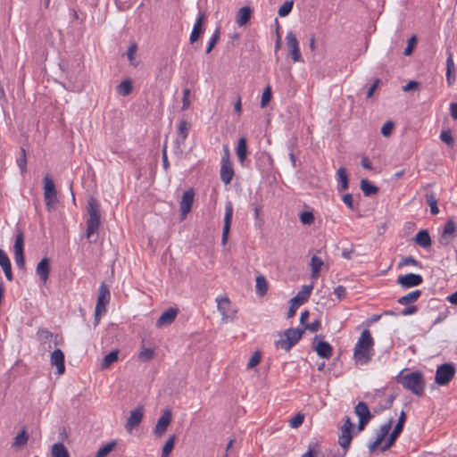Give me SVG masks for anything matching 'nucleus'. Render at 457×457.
<instances>
[{
	"label": "nucleus",
	"instance_id": "1",
	"mask_svg": "<svg viewBox=\"0 0 457 457\" xmlns=\"http://www.w3.org/2000/svg\"><path fill=\"white\" fill-rule=\"evenodd\" d=\"M374 340L370 330L364 329L359 337L354 349L353 358L359 364H367L373 354Z\"/></svg>",
	"mask_w": 457,
	"mask_h": 457
},
{
	"label": "nucleus",
	"instance_id": "2",
	"mask_svg": "<svg viewBox=\"0 0 457 457\" xmlns=\"http://www.w3.org/2000/svg\"><path fill=\"white\" fill-rule=\"evenodd\" d=\"M397 382L405 389L411 391L414 395L421 396L424 393L423 374L420 371H413L402 375V372L396 377Z\"/></svg>",
	"mask_w": 457,
	"mask_h": 457
},
{
	"label": "nucleus",
	"instance_id": "3",
	"mask_svg": "<svg viewBox=\"0 0 457 457\" xmlns=\"http://www.w3.org/2000/svg\"><path fill=\"white\" fill-rule=\"evenodd\" d=\"M87 213L88 219L87 220V237L95 234L101 224V206L95 197H90L87 201Z\"/></svg>",
	"mask_w": 457,
	"mask_h": 457
},
{
	"label": "nucleus",
	"instance_id": "4",
	"mask_svg": "<svg viewBox=\"0 0 457 457\" xmlns=\"http://www.w3.org/2000/svg\"><path fill=\"white\" fill-rule=\"evenodd\" d=\"M110 298L109 287L104 282H102L98 289L97 300L95 307V327L99 324L102 314L106 312V306L110 302Z\"/></svg>",
	"mask_w": 457,
	"mask_h": 457
},
{
	"label": "nucleus",
	"instance_id": "5",
	"mask_svg": "<svg viewBox=\"0 0 457 457\" xmlns=\"http://www.w3.org/2000/svg\"><path fill=\"white\" fill-rule=\"evenodd\" d=\"M303 335V329L293 328H287L284 332L285 338L277 340L275 342V346L277 348L280 347L288 352L295 345L298 343Z\"/></svg>",
	"mask_w": 457,
	"mask_h": 457
},
{
	"label": "nucleus",
	"instance_id": "6",
	"mask_svg": "<svg viewBox=\"0 0 457 457\" xmlns=\"http://www.w3.org/2000/svg\"><path fill=\"white\" fill-rule=\"evenodd\" d=\"M313 285H304L302 289L290 300V306L287 314V319L295 316L298 306L304 303L310 297Z\"/></svg>",
	"mask_w": 457,
	"mask_h": 457
},
{
	"label": "nucleus",
	"instance_id": "7",
	"mask_svg": "<svg viewBox=\"0 0 457 457\" xmlns=\"http://www.w3.org/2000/svg\"><path fill=\"white\" fill-rule=\"evenodd\" d=\"M455 374V368L453 363H444L436 370L435 381L439 386H446L453 379Z\"/></svg>",
	"mask_w": 457,
	"mask_h": 457
},
{
	"label": "nucleus",
	"instance_id": "8",
	"mask_svg": "<svg viewBox=\"0 0 457 457\" xmlns=\"http://www.w3.org/2000/svg\"><path fill=\"white\" fill-rule=\"evenodd\" d=\"M44 199L48 211H51L53 205L57 202V191L54 180L49 175L44 178Z\"/></svg>",
	"mask_w": 457,
	"mask_h": 457
},
{
	"label": "nucleus",
	"instance_id": "9",
	"mask_svg": "<svg viewBox=\"0 0 457 457\" xmlns=\"http://www.w3.org/2000/svg\"><path fill=\"white\" fill-rule=\"evenodd\" d=\"M312 349L324 359H329L333 354L332 345L323 340L322 335H316L312 341Z\"/></svg>",
	"mask_w": 457,
	"mask_h": 457
},
{
	"label": "nucleus",
	"instance_id": "10",
	"mask_svg": "<svg viewBox=\"0 0 457 457\" xmlns=\"http://www.w3.org/2000/svg\"><path fill=\"white\" fill-rule=\"evenodd\" d=\"M405 420H406L405 412L402 411L398 418L396 425L395 426L393 431L389 435V437H388L386 443L381 446L382 452H385V451L390 449L394 445L396 438L399 436V435L402 433V431L403 429V425H404Z\"/></svg>",
	"mask_w": 457,
	"mask_h": 457
},
{
	"label": "nucleus",
	"instance_id": "11",
	"mask_svg": "<svg viewBox=\"0 0 457 457\" xmlns=\"http://www.w3.org/2000/svg\"><path fill=\"white\" fill-rule=\"evenodd\" d=\"M172 420V412L170 409L162 411L161 417L158 419L157 423L154 428L155 436H162L167 430L168 427Z\"/></svg>",
	"mask_w": 457,
	"mask_h": 457
},
{
	"label": "nucleus",
	"instance_id": "12",
	"mask_svg": "<svg viewBox=\"0 0 457 457\" xmlns=\"http://www.w3.org/2000/svg\"><path fill=\"white\" fill-rule=\"evenodd\" d=\"M218 311L222 316L224 321L234 319V312H231V303L227 296H220L216 299Z\"/></svg>",
	"mask_w": 457,
	"mask_h": 457
},
{
	"label": "nucleus",
	"instance_id": "13",
	"mask_svg": "<svg viewBox=\"0 0 457 457\" xmlns=\"http://www.w3.org/2000/svg\"><path fill=\"white\" fill-rule=\"evenodd\" d=\"M195 192L193 188H189L183 193L179 203L181 220H184L191 211L194 203Z\"/></svg>",
	"mask_w": 457,
	"mask_h": 457
},
{
	"label": "nucleus",
	"instance_id": "14",
	"mask_svg": "<svg viewBox=\"0 0 457 457\" xmlns=\"http://www.w3.org/2000/svg\"><path fill=\"white\" fill-rule=\"evenodd\" d=\"M206 16L205 13L203 12H199L198 16L196 18L195 23L193 27V29L191 31L190 37H189V42L190 44H195L200 37L204 32V24L205 22Z\"/></svg>",
	"mask_w": 457,
	"mask_h": 457
},
{
	"label": "nucleus",
	"instance_id": "15",
	"mask_svg": "<svg viewBox=\"0 0 457 457\" xmlns=\"http://www.w3.org/2000/svg\"><path fill=\"white\" fill-rule=\"evenodd\" d=\"M144 418V407L142 405H138L134 410L130 411V415L126 423V429L131 431L132 429L137 428L141 423Z\"/></svg>",
	"mask_w": 457,
	"mask_h": 457
},
{
	"label": "nucleus",
	"instance_id": "16",
	"mask_svg": "<svg viewBox=\"0 0 457 457\" xmlns=\"http://www.w3.org/2000/svg\"><path fill=\"white\" fill-rule=\"evenodd\" d=\"M233 217V205L230 202H228L225 207V217H224V225L222 229V237L221 243L222 245H226L228 242L230 226Z\"/></svg>",
	"mask_w": 457,
	"mask_h": 457
},
{
	"label": "nucleus",
	"instance_id": "17",
	"mask_svg": "<svg viewBox=\"0 0 457 457\" xmlns=\"http://www.w3.org/2000/svg\"><path fill=\"white\" fill-rule=\"evenodd\" d=\"M422 282L423 278L420 274L414 273L401 275L397 278V283L404 288L420 286Z\"/></svg>",
	"mask_w": 457,
	"mask_h": 457
},
{
	"label": "nucleus",
	"instance_id": "18",
	"mask_svg": "<svg viewBox=\"0 0 457 457\" xmlns=\"http://www.w3.org/2000/svg\"><path fill=\"white\" fill-rule=\"evenodd\" d=\"M286 39L287 47L290 50L292 59L294 60V62L302 61V55L299 50V44L295 35L292 31H289L286 36Z\"/></svg>",
	"mask_w": 457,
	"mask_h": 457
},
{
	"label": "nucleus",
	"instance_id": "19",
	"mask_svg": "<svg viewBox=\"0 0 457 457\" xmlns=\"http://www.w3.org/2000/svg\"><path fill=\"white\" fill-rule=\"evenodd\" d=\"M178 309L170 307L164 311L162 314L159 317V319L156 320V327L162 328L164 326L170 325L176 319L178 315Z\"/></svg>",
	"mask_w": 457,
	"mask_h": 457
},
{
	"label": "nucleus",
	"instance_id": "20",
	"mask_svg": "<svg viewBox=\"0 0 457 457\" xmlns=\"http://www.w3.org/2000/svg\"><path fill=\"white\" fill-rule=\"evenodd\" d=\"M247 141L245 137L239 138L236 147V154L242 167L247 166Z\"/></svg>",
	"mask_w": 457,
	"mask_h": 457
},
{
	"label": "nucleus",
	"instance_id": "21",
	"mask_svg": "<svg viewBox=\"0 0 457 457\" xmlns=\"http://www.w3.org/2000/svg\"><path fill=\"white\" fill-rule=\"evenodd\" d=\"M51 364L55 366L57 373L62 375L65 371L64 353L61 349H55L51 354Z\"/></svg>",
	"mask_w": 457,
	"mask_h": 457
},
{
	"label": "nucleus",
	"instance_id": "22",
	"mask_svg": "<svg viewBox=\"0 0 457 457\" xmlns=\"http://www.w3.org/2000/svg\"><path fill=\"white\" fill-rule=\"evenodd\" d=\"M220 176L223 183L229 184L234 177V169L231 162H221Z\"/></svg>",
	"mask_w": 457,
	"mask_h": 457
},
{
	"label": "nucleus",
	"instance_id": "23",
	"mask_svg": "<svg viewBox=\"0 0 457 457\" xmlns=\"http://www.w3.org/2000/svg\"><path fill=\"white\" fill-rule=\"evenodd\" d=\"M36 272L40 279L46 283L50 273V260L47 257L43 258L37 265Z\"/></svg>",
	"mask_w": 457,
	"mask_h": 457
},
{
	"label": "nucleus",
	"instance_id": "24",
	"mask_svg": "<svg viewBox=\"0 0 457 457\" xmlns=\"http://www.w3.org/2000/svg\"><path fill=\"white\" fill-rule=\"evenodd\" d=\"M0 266L2 267L3 271H4L6 278L9 281H12L13 280V275H12V264H11V262H10V259H9L8 255L2 249H0Z\"/></svg>",
	"mask_w": 457,
	"mask_h": 457
},
{
	"label": "nucleus",
	"instance_id": "25",
	"mask_svg": "<svg viewBox=\"0 0 457 457\" xmlns=\"http://www.w3.org/2000/svg\"><path fill=\"white\" fill-rule=\"evenodd\" d=\"M253 10L250 6L240 8L237 13L236 22L239 27L245 26L251 19Z\"/></svg>",
	"mask_w": 457,
	"mask_h": 457
},
{
	"label": "nucleus",
	"instance_id": "26",
	"mask_svg": "<svg viewBox=\"0 0 457 457\" xmlns=\"http://www.w3.org/2000/svg\"><path fill=\"white\" fill-rule=\"evenodd\" d=\"M337 180H338L337 190L339 192L346 190L349 187V179H348L346 169L345 167H340L337 170Z\"/></svg>",
	"mask_w": 457,
	"mask_h": 457
},
{
	"label": "nucleus",
	"instance_id": "27",
	"mask_svg": "<svg viewBox=\"0 0 457 457\" xmlns=\"http://www.w3.org/2000/svg\"><path fill=\"white\" fill-rule=\"evenodd\" d=\"M354 412L359 419L370 420L373 418L367 403L364 402H359L356 404L354 407Z\"/></svg>",
	"mask_w": 457,
	"mask_h": 457
},
{
	"label": "nucleus",
	"instance_id": "28",
	"mask_svg": "<svg viewBox=\"0 0 457 457\" xmlns=\"http://www.w3.org/2000/svg\"><path fill=\"white\" fill-rule=\"evenodd\" d=\"M414 241L417 245L423 248H427L431 245V238L429 236V233L427 229H421L420 230L415 237Z\"/></svg>",
	"mask_w": 457,
	"mask_h": 457
},
{
	"label": "nucleus",
	"instance_id": "29",
	"mask_svg": "<svg viewBox=\"0 0 457 457\" xmlns=\"http://www.w3.org/2000/svg\"><path fill=\"white\" fill-rule=\"evenodd\" d=\"M454 71L455 68L453 55L451 53H448L446 60V81L448 86H452L455 80Z\"/></svg>",
	"mask_w": 457,
	"mask_h": 457
},
{
	"label": "nucleus",
	"instance_id": "30",
	"mask_svg": "<svg viewBox=\"0 0 457 457\" xmlns=\"http://www.w3.org/2000/svg\"><path fill=\"white\" fill-rule=\"evenodd\" d=\"M28 441L29 434L25 428H22L21 431H20L14 437L12 447L15 450L21 449L27 445Z\"/></svg>",
	"mask_w": 457,
	"mask_h": 457
},
{
	"label": "nucleus",
	"instance_id": "31",
	"mask_svg": "<svg viewBox=\"0 0 457 457\" xmlns=\"http://www.w3.org/2000/svg\"><path fill=\"white\" fill-rule=\"evenodd\" d=\"M352 438V430H346L341 428V433L338 436V444L345 451H347L350 447Z\"/></svg>",
	"mask_w": 457,
	"mask_h": 457
},
{
	"label": "nucleus",
	"instance_id": "32",
	"mask_svg": "<svg viewBox=\"0 0 457 457\" xmlns=\"http://www.w3.org/2000/svg\"><path fill=\"white\" fill-rule=\"evenodd\" d=\"M421 295V291L417 289L412 292H410L409 294L400 297L397 300V303L402 305H407L409 303L416 302Z\"/></svg>",
	"mask_w": 457,
	"mask_h": 457
},
{
	"label": "nucleus",
	"instance_id": "33",
	"mask_svg": "<svg viewBox=\"0 0 457 457\" xmlns=\"http://www.w3.org/2000/svg\"><path fill=\"white\" fill-rule=\"evenodd\" d=\"M361 189L365 196H370L376 195L378 192V187L371 184L366 179H362L361 180Z\"/></svg>",
	"mask_w": 457,
	"mask_h": 457
},
{
	"label": "nucleus",
	"instance_id": "34",
	"mask_svg": "<svg viewBox=\"0 0 457 457\" xmlns=\"http://www.w3.org/2000/svg\"><path fill=\"white\" fill-rule=\"evenodd\" d=\"M132 89V81L129 79H124L117 86V92L122 96H129Z\"/></svg>",
	"mask_w": 457,
	"mask_h": 457
},
{
	"label": "nucleus",
	"instance_id": "35",
	"mask_svg": "<svg viewBox=\"0 0 457 457\" xmlns=\"http://www.w3.org/2000/svg\"><path fill=\"white\" fill-rule=\"evenodd\" d=\"M52 457H70V453L62 443H56L52 446Z\"/></svg>",
	"mask_w": 457,
	"mask_h": 457
},
{
	"label": "nucleus",
	"instance_id": "36",
	"mask_svg": "<svg viewBox=\"0 0 457 457\" xmlns=\"http://www.w3.org/2000/svg\"><path fill=\"white\" fill-rule=\"evenodd\" d=\"M323 265V261L313 255L311 259V267H312V278H316L320 276V268Z\"/></svg>",
	"mask_w": 457,
	"mask_h": 457
},
{
	"label": "nucleus",
	"instance_id": "37",
	"mask_svg": "<svg viewBox=\"0 0 457 457\" xmlns=\"http://www.w3.org/2000/svg\"><path fill=\"white\" fill-rule=\"evenodd\" d=\"M119 356V350L115 349L106 354L101 364L102 369H108L112 363L117 361Z\"/></svg>",
	"mask_w": 457,
	"mask_h": 457
},
{
	"label": "nucleus",
	"instance_id": "38",
	"mask_svg": "<svg viewBox=\"0 0 457 457\" xmlns=\"http://www.w3.org/2000/svg\"><path fill=\"white\" fill-rule=\"evenodd\" d=\"M256 294L260 296H263L268 290V282L264 276H258L256 278Z\"/></svg>",
	"mask_w": 457,
	"mask_h": 457
},
{
	"label": "nucleus",
	"instance_id": "39",
	"mask_svg": "<svg viewBox=\"0 0 457 457\" xmlns=\"http://www.w3.org/2000/svg\"><path fill=\"white\" fill-rule=\"evenodd\" d=\"M117 445V441L112 440L106 444L105 445L99 448V450L96 452L95 457H107L109 453L114 450V448Z\"/></svg>",
	"mask_w": 457,
	"mask_h": 457
},
{
	"label": "nucleus",
	"instance_id": "40",
	"mask_svg": "<svg viewBox=\"0 0 457 457\" xmlns=\"http://www.w3.org/2000/svg\"><path fill=\"white\" fill-rule=\"evenodd\" d=\"M393 424V420L380 426L379 430L377 432L376 440L382 443L385 437L388 435Z\"/></svg>",
	"mask_w": 457,
	"mask_h": 457
},
{
	"label": "nucleus",
	"instance_id": "41",
	"mask_svg": "<svg viewBox=\"0 0 457 457\" xmlns=\"http://www.w3.org/2000/svg\"><path fill=\"white\" fill-rule=\"evenodd\" d=\"M175 441H176V435L170 436V437L168 438V440L166 441L165 445L162 447L161 457H169L170 456L171 451L174 448Z\"/></svg>",
	"mask_w": 457,
	"mask_h": 457
},
{
	"label": "nucleus",
	"instance_id": "42",
	"mask_svg": "<svg viewBox=\"0 0 457 457\" xmlns=\"http://www.w3.org/2000/svg\"><path fill=\"white\" fill-rule=\"evenodd\" d=\"M425 198H426L427 204L430 207V212L433 215L437 214L439 212V209L437 207V200H436L434 193L431 192V193L426 194Z\"/></svg>",
	"mask_w": 457,
	"mask_h": 457
},
{
	"label": "nucleus",
	"instance_id": "43",
	"mask_svg": "<svg viewBox=\"0 0 457 457\" xmlns=\"http://www.w3.org/2000/svg\"><path fill=\"white\" fill-rule=\"evenodd\" d=\"M220 27H217L215 31L213 32L212 37L210 38V41L208 43V46H207V48H206V54H210L212 49L214 48V46H216V44L218 43L219 39H220Z\"/></svg>",
	"mask_w": 457,
	"mask_h": 457
},
{
	"label": "nucleus",
	"instance_id": "44",
	"mask_svg": "<svg viewBox=\"0 0 457 457\" xmlns=\"http://www.w3.org/2000/svg\"><path fill=\"white\" fill-rule=\"evenodd\" d=\"M190 129V123H188L186 120H181L178 126V134L181 137L184 141L188 135V130Z\"/></svg>",
	"mask_w": 457,
	"mask_h": 457
},
{
	"label": "nucleus",
	"instance_id": "45",
	"mask_svg": "<svg viewBox=\"0 0 457 457\" xmlns=\"http://www.w3.org/2000/svg\"><path fill=\"white\" fill-rule=\"evenodd\" d=\"M24 235L21 230H19L15 237L13 245L14 252H24Z\"/></svg>",
	"mask_w": 457,
	"mask_h": 457
},
{
	"label": "nucleus",
	"instance_id": "46",
	"mask_svg": "<svg viewBox=\"0 0 457 457\" xmlns=\"http://www.w3.org/2000/svg\"><path fill=\"white\" fill-rule=\"evenodd\" d=\"M17 165L21 170V173L24 174L27 171V155L26 150L21 147V156L17 159Z\"/></svg>",
	"mask_w": 457,
	"mask_h": 457
},
{
	"label": "nucleus",
	"instance_id": "47",
	"mask_svg": "<svg viewBox=\"0 0 457 457\" xmlns=\"http://www.w3.org/2000/svg\"><path fill=\"white\" fill-rule=\"evenodd\" d=\"M293 5H294V0H287L278 9V15L280 17H286L287 16L292 9H293Z\"/></svg>",
	"mask_w": 457,
	"mask_h": 457
},
{
	"label": "nucleus",
	"instance_id": "48",
	"mask_svg": "<svg viewBox=\"0 0 457 457\" xmlns=\"http://www.w3.org/2000/svg\"><path fill=\"white\" fill-rule=\"evenodd\" d=\"M37 335L40 342H42L43 344L49 342L51 340V338L53 337L52 332H50L46 328H42L38 329Z\"/></svg>",
	"mask_w": 457,
	"mask_h": 457
},
{
	"label": "nucleus",
	"instance_id": "49",
	"mask_svg": "<svg viewBox=\"0 0 457 457\" xmlns=\"http://www.w3.org/2000/svg\"><path fill=\"white\" fill-rule=\"evenodd\" d=\"M455 231V223L452 219H449L444 228L442 237L446 238L448 235H452Z\"/></svg>",
	"mask_w": 457,
	"mask_h": 457
},
{
	"label": "nucleus",
	"instance_id": "50",
	"mask_svg": "<svg viewBox=\"0 0 457 457\" xmlns=\"http://www.w3.org/2000/svg\"><path fill=\"white\" fill-rule=\"evenodd\" d=\"M440 139L450 146L453 145L454 144V139L450 129L443 130L440 134Z\"/></svg>",
	"mask_w": 457,
	"mask_h": 457
},
{
	"label": "nucleus",
	"instance_id": "51",
	"mask_svg": "<svg viewBox=\"0 0 457 457\" xmlns=\"http://www.w3.org/2000/svg\"><path fill=\"white\" fill-rule=\"evenodd\" d=\"M394 128L395 123L392 120H387L382 126L380 132L384 137H389L392 135Z\"/></svg>",
	"mask_w": 457,
	"mask_h": 457
},
{
	"label": "nucleus",
	"instance_id": "52",
	"mask_svg": "<svg viewBox=\"0 0 457 457\" xmlns=\"http://www.w3.org/2000/svg\"><path fill=\"white\" fill-rule=\"evenodd\" d=\"M314 215L312 212H303L300 215V221L304 225H311L314 221Z\"/></svg>",
	"mask_w": 457,
	"mask_h": 457
},
{
	"label": "nucleus",
	"instance_id": "53",
	"mask_svg": "<svg viewBox=\"0 0 457 457\" xmlns=\"http://www.w3.org/2000/svg\"><path fill=\"white\" fill-rule=\"evenodd\" d=\"M271 88L270 86H268L262 95L261 106L265 107L271 100Z\"/></svg>",
	"mask_w": 457,
	"mask_h": 457
},
{
	"label": "nucleus",
	"instance_id": "54",
	"mask_svg": "<svg viewBox=\"0 0 457 457\" xmlns=\"http://www.w3.org/2000/svg\"><path fill=\"white\" fill-rule=\"evenodd\" d=\"M262 359V353L260 351H256L253 356L250 358L248 363H247V369L251 370L254 368L256 365L259 364Z\"/></svg>",
	"mask_w": 457,
	"mask_h": 457
},
{
	"label": "nucleus",
	"instance_id": "55",
	"mask_svg": "<svg viewBox=\"0 0 457 457\" xmlns=\"http://www.w3.org/2000/svg\"><path fill=\"white\" fill-rule=\"evenodd\" d=\"M303 420L304 415L302 413H297L289 420V425L291 428H297L303 424Z\"/></svg>",
	"mask_w": 457,
	"mask_h": 457
},
{
	"label": "nucleus",
	"instance_id": "56",
	"mask_svg": "<svg viewBox=\"0 0 457 457\" xmlns=\"http://www.w3.org/2000/svg\"><path fill=\"white\" fill-rule=\"evenodd\" d=\"M417 44V37L416 36H412L408 39V44L406 48L404 49L403 54L408 56L411 55L416 46Z\"/></svg>",
	"mask_w": 457,
	"mask_h": 457
},
{
	"label": "nucleus",
	"instance_id": "57",
	"mask_svg": "<svg viewBox=\"0 0 457 457\" xmlns=\"http://www.w3.org/2000/svg\"><path fill=\"white\" fill-rule=\"evenodd\" d=\"M137 46L135 43H132L127 50V57H128L129 61L130 62V64L133 66H137V64L134 63V59H135V54L137 53Z\"/></svg>",
	"mask_w": 457,
	"mask_h": 457
},
{
	"label": "nucleus",
	"instance_id": "58",
	"mask_svg": "<svg viewBox=\"0 0 457 457\" xmlns=\"http://www.w3.org/2000/svg\"><path fill=\"white\" fill-rule=\"evenodd\" d=\"M154 350L151 348H144L138 357L141 361H150L154 358Z\"/></svg>",
	"mask_w": 457,
	"mask_h": 457
},
{
	"label": "nucleus",
	"instance_id": "59",
	"mask_svg": "<svg viewBox=\"0 0 457 457\" xmlns=\"http://www.w3.org/2000/svg\"><path fill=\"white\" fill-rule=\"evenodd\" d=\"M14 260L19 269H23L25 266L24 252H14Z\"/></svg>",
	"mask_w": 457,
	"mask_h": 457
},
{
	"label": "nucleus",
	"instance_id": "60",
	"mask_svg": "<svg viewBox=\"0 0 457 457\" xmlns=\"http://www.w3.org/2000/svg\"><path fill=\"white\" fill-rule=\"evenodd\" d=\"M189 95H190V89L184 88L183 89V97H182V110L183 111L187 110L190 106Z\"/></svg>",
	"mask_w": 457,
	"mask_h": 457
},
{
	"label": "nucleus",
	"instance_id": "61",
	"mask_svg": "<svg viewBox=\"0 0 457 457\" xmlns=\"http://www.w3.org/2000/svg\"><path fill=\"white\" fill-rule=\"evenodd\" d=\"M409 264L418 266V267L421 266L420 262L419 261H417L416 259H414L412 256H407V257H404L403 259H402V261L399 263V267H402L404 265H409Z\"/></svg>",
	"mask_w": 457,
	"mask_h": 457
},
{
	"label": "nucleus",
	"instance_id": "62",
	"mask_svg": "<svg viewBox=\"0 0 457 457\" xmlns=\"http://www.w3.org/2000/svg\"><path fill=\"white\" fill-rule=\"evenodd\" d=\"M321 327V322L319 319H316L312 323H307L304 325V329H307L311 332H317Z\"/></svg>",
	"mask_w": 457,
	"mask_h": 457
},
{
	"label": "nucleus",
	"instance_id": "63",
	"mask_svg": "<svg viewBox=\"0 0 457 457\" xmlns=\"http://www.w3.org/2000/svg\"><path fill=\"white\" fill-rule=\"evenodd\" d=\"M334 294L337 296V298L339 300H342L345 297L346 295V289L345 287L343 286H337L335 289H334Z\"/></svg>",
	"mask_w": 457,
	"mask_h": 457
},
{
	"label": "nucleus",
	"instance_id": "64",
	"mask_svg": "<svg viewBox=\"0 0 457 457\" xmlns=\"http://www.w3.org/2000/svg\"><path fill=\"white\" fill-rule=\"evenodd\" d=\"M317 446L318 445L316 443L310 445L308 451L305 453H303L302 457H314L315 454L317 453Z\"/></svg>",
	"mask_w": 457,
	"mask_h": 457
}]
</instances>
